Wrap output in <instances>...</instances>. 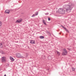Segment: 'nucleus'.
I'll return each instance as SVG.
<instances>
[{
    "instance_id": "obj_17",
    "label": "nucleus",
    "mask_w": 76,
    "mask_h": 76,
    "mask_svg": "<svg viewBox=\"0 0 76 76\" xmlns=\"http://www.w3.org/2000/svg\"><path fill=\"white\" fill-rule=\"evenodd\" d=\"M35 16V14H33L32 16L31 17H34Z\"/></svg>"
},
{
    "instance_id": "obj_5",
    "label": "nucleus",
    "mask_w": 76,
    "mask_h": 76,
    "mask_svg": "<svg viewBox=\"0 0 76 76\" xmlns=\"http://www.w3.org/2000/svg\"><path fill=\"white\" fill-rule=\"evenodd\" d=\"M5 12L6 13H8L9 14L10 13V11L9 10H5Z\"/></svg>"
},
{
    "instance_id": "obj_14",
    "label": "nucleus",
    "mask_w": 76,
    "mask_h": 76,
    "mask_svg": "<svg viewBox=\"0 0 76 76\" xmlns=\"http://www.w3.org/2000/svg\"><path fill=\"white\" fill-rule=\"evenodd\" d=\"M72 71H75V68H72Z\"/></svg>"
},
{
    "instance_id": "obj_15",
    "label": "nucleus",
    "mask_w": 76,
    "mask_h": 76,
    "mask_svg": "<svg viewBox=\"0 0 76 76\" xmlns=\"http://www.w3.org/2000/svg\"><path fill=\"white\" fill-rule=\"evenodd\" d=\"M35 15L36 16H37V15H38V13L37 12H36L35 13Z\"/></svg>"
},
{
    "instance_id": "obj_6",
    "label": "nucleus",
    "mask_w": 76,
    "mask_h": 76,
    "mask_svg": "<svg viewBox=\"0 0 76 76\" xmlns=\"http://www.w3.org/2000/svg\"><path fill=\"white\" fill-rule=\"evenodd\" d=\"M10 59L12 61H14V59H13V57H10Z\"/></svg>"
},
{
    "instance_id": "obj_2",
    "label": "nucleus",
    "mask_w": 76,
    "mask_h": 76,
    "mask_svg": "<svg viewBox=\"0 0 76 76\" xmlns=\"http://www.w3.org/2000/svg\"><path fill=\"white\" fill-rule=\"evenodd\" d=\"M63 50L64 51H63V52L62 53V55L63 56H66V55L67 54V50H66L65 49H64Z\"/></svg>"
},
{
    "instance_id": "obj_4",
    "label": "nucleus",
    "mask_w": 76,
    "mask_h": 76,
    "mask_svg": "<svg viewBox=\"0 0 76 76\" xmlns=\"http://www.w3.org/2000/svg\"><path fill=\"white\" fill-rule=\"evenodd\" d=\"M22 21V19H19L18 20H17L16 22V23H20V22H21Z\"/></svg>"
},
{
    "instance_id": "obj_23",
    "label": "nucleus",
    "mask_w": 76,
    "mask_h": 76,
    "mask_svg": "<svg viewBox=\"0 0 76 76\" xmlns=\"http://www.w3.org/2000/svg\"><path fill=\"white\" fill-rule=\"evenodd\" d=\"M4 76H6V74H5V75H4Z\"/></svg>"
},
{
    "instance_id": "obj_20",
    "label": "nucleus",
    "mask_w": 76,
    "mask_h": 76,
    "mask_svg": "<svg viewBox=\"0 0 76 76\" xmlns=\"http://www.w3.org/2000/svg\"><path fill=\"white\" fill-rule=\"evenodd\" d=\"M50 57H50V56H49L48 57V59H49V60H50Z\"/></svg>"
},
{
    "instance_id": "obj_13",
    "label": "nucleus",
    "mask_w": 76,
    "mask_h": 76,
    "mask_svg": "<svg viewBox=\"0 0 76 76\" xmlns=\"http://www.w3.org/2000/svg\"><path fill=\"white\" fill-rule=\"evenodd\" d=\"M1 53L2 54H4V51H2L1 52Z\"/></svg>"
},
{
    "instance_id": "obj_8",
    "label": "nucleus",
    "mask_w": 76,
    "mask_h": 76,
    "mask_svg": "<svg viewBox=\"0 0 76 76\" xmlns=\"http://www.w3.org/2000/svg\"><path fill=\"white\" fill-rule=\"evenodd\" d=\"M16 56L17 57H20V54L18 53L17 55Z\"/></svg>"
},
{
    "instance_id": "obj_1",
    "label": "nucleus",
    "mask_w": 76,
    "mask_h": 76,
    "mask_svg": "<svg viewBox=\"0 0 76 76\" xmlns=\"http://www.w3.org/2000/svg\"><path fill=\"white\" fill-rule=\"evenodd\" d=\"M73 6H74V4L72 3H70L69 5H64L63 6L64 9L59 8L58 10V12L60 14H64L66 11L68 13L70 12Z\"/></svg>"
},
{
    "instance_id": "obj_3",
    "label": "nucleus",
    "mask_w": 76,
    "mask_h": 76,
    "mask_svg": "<svg viewBox=\"0 0 76 76\" xmlns=\"http://www.w3.org/2000/svg\"><path fill=\"white\" fill-rule=\"evenodd\" d=\"M1 61L2 63L6 62V57L3 56L1 58Z\"/></svg>"
},
{
    "instance_id": "obj_18",
    "label": "nucleus",
    "mask_w": 76,
    "mask_h": 76,
    "mask_svg": "<svg viewBox=\"0 0 76 76\" xmlns=\"http://www.w3.org/2000/svg\"><path fill=\"white\" fill-rule=\"evenodd\" d=\"M0 25H2V23L1 22H0Z\"/></svg>"
},
{
    "instance_id": "obj_22",
    "label": "nucleus",
    "mask_w": 76,
    "mask_h": 76,
    "mask_svg": "<svg viewBox=\"0 0 76 76\" xmlns=\"http://www.w3.org/2000/svg\"><path fill=\"white\" fill-rule=\"evenodd\" d=\"M1 25L0 24V28H1Z\"/></svg>"
},
{
    "instance_id": "obj_12",
    "label": "nucleus",
    "mask_w": 76,
    "mask_h": 76,
    "mask_svg": "<svg viewBox=\"0 0 76 76\" xmlns=\"http://www.w3.org/2000/svg\"><path fill=\"white\" fill-rule=\"evenodd\" d=\"M57 54H58V56H60V53L59 52H58V51H57Z\"/></svg>"
},
{
    "instance_id": "obj_19",
    "label": "nucleus",
    "mask_w": 76,
    "mask_h": 76,
    "mask_svg": "<svg viewBox=\"0 0 76 76\" xmlns=\"http://www.w3.org/2000/svg\"><path fill=\"white\" fill-rule=\"evenodd\" d=\"M48 20L50 21V18H48Z\"/></svg>"
},
{
    "instance_id": "obj_24",
    "label": "nucleus",
    "mask_w": 76,
    "mask_h": 76,
    "mask_svg": "<svg viewBox=\"0 0 76 76\" xmlns=\"http://www.w3.org/2000/svg\"><path fill=\"white\" fill-rule=\"evenodd\" d=\"M62 28H64V26H62Z\"/></svg>"
},
{
    "instance_id": "obj_11",
    "label": "nucleus",
    "mask_w": 76,
    "mask_h": 76,
    "mask_svg": "<svg viewBox=\"0 0 76 76\" xmlns=\"http://www.w3.org/2000/svg\"><path fill=\"white\" fill-rule=\"evenodd\" d=\"M43 23L45 25H46L47 24H46V23H45V20H43Z\"/></svg>"
},
{
    "instance_id": "obj_25",
    "label": "nucleus",
    "mask_w": 76,
    "mask_h": 76,
    "mask_svg": "<svg viewBox=\"0 0 76 76\" xmlns=\"http://www.w3.org/2000/svg\"><path fill=\"white\" fill-rule=\"evenodd\" d=\"M59 34H61L60 33H59Z\"/></svg>"
},
{
    "instance_id": "obj_10",
    "label": "nucleus",
    "mask_w": 76,
    "mask_h": 76,
    "mask_svg": "<svg viewBox=\"0 0 76 76\" xmlns=\"http://www.w3.org/2000/svg\"><path fill=\"white\" fill-rule=\"evenodd\" d=\"M3 45L2 44V43H0V48H3Z\"/></svg>"
},
{
    "instance_id": "obj_21",
    "label": "nucleus",
    "mask_w": 76,
    "mask_h": 76,
    "mask_svg": "<svg viewBox=\"0 0 76 76\" xmlns=\"http://www.w3.org/2000/svg\"><path fill=\"white\" fill-rule=\"evenodd\" d=\"M65 29V30H66V31H67V29H66V28L64 27V28Z\"/></svg>"
},
{
    "instance_id": "obj_7",
    "label": "nucleus",
    "mask_w": 76,
    "mask_h": 76,
    "mask_svg": "<svg viewBox=\"0 0 76 76\" xmlns=\"http://www.w3.org/2000/svg\"><path fill=\"white\" fill-rule=\"evenodd\" d=\"M30 43L31 44H34L35 41L34 40H31V41H30Z\"/></svg>"
},
{
    "instance_id": "obj_9",
    "label": "nucleus",
    "mask_w": 76,
    "mask_h": 76,
    "mask_svg": "<svg viewBox=\"0 0 76 76\" xmlns=\"http://www.w3.org/2000/svg\"><path fill=\"white\" fill-rule=\"evenodd\" d=\"M39 38H40V39H43L44 38V37L43 36H39Z\"/></svg>"
},
{
    "instance_id": "obj_16",
    "label": "nucleus",
    "mask_w": 76,
    "mask_h": 76,
    "mask_svg": "<svg viewBox=\"0 0 76 76\" xmlns=\"http://www.w3.org/2000/svg\"><path fill=\"white\" fill-rule=\"evenodd\" d=\"M48 14H49L48 12H47V13H46L45 14V15H48Z\"/></svg>"
}]
</instances>
